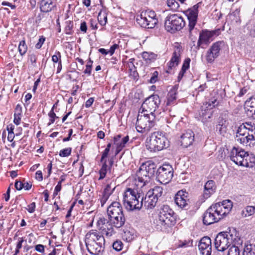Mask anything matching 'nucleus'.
Masks as SVG:
<instances>
[{"label":"nucleus","instance_id":"nucleus-1","mask_svg":"<svg viewBox=\"0 0 255 255\" xmlns=\"http://www.w3.org/2000/svg\"><path fill=\"white\" fill-rule=\"evenodd\" d=\"M158 199L147 193L145 196L137 192L136 189L127 188L124 194L123 204L125 208L129 211L140 210L143 204L148 209L154 208Z\"/></svg>","mask_w":255,"mask_h":255},{"label":"nucleus","instance_id":"nucleus-2","mask_svg":"<svg viewBox=\"0 0 255 255\" xmlns=\"http://www.w3.org/2000/svg\"><path fill=\"white\" fill-rule=\"evenodd\" d=\"M233 207L231 201L224 200L222 203H217L210 206L204 213L203 222L204 225H209L218 222L230 213Z\"/></svg>","mask_w":255,"mask_h":255},{"label":"nucleus","instance_id":"nucleus-3","mask_svg":"<svg viewBox=\"0 0 255 255\" xmlns=\"http://www.w3.org/2000/svg\"><path fill=\"white\" fill-rule=\"evenodd\" d=\"M85 241L87 249L90 254L100 255L104 251L105 238L97 231L92 230L87 233Z\"/></svg>","mask_w":255,"mask_h":255},{"label":"nucleus","instance_id":"nucleus-4","mask_svg":"<svg viewBox=\"0 0 255 255\" xmlns=\"http://www.w3.org/2000/svg\"><path fill=\"white\" fill-rule=\"evenodd\" d=\"M107 214L110 222L115 227L120 228L125 225L126 218L119 202H112L107 208Z\"/></svg>","mask_w":255,"mask_h":255},{"label":"nucleus","instance_id":"nucleus-5","mask_svg":"<svg viewBox=\"0 0 255 255\" xmlns=\"http://www.w3.org/2000/svg\"><path fill=\"white\" fill-rule=\"evenodd\" d=\"M169 141L165 137L164 133L154 132L147 142L146 147L151 152H156L168 147Z\"/></svg>","mask_w":255,"mask_h":255},{"label":"nucleus","instance_id":"nucleus-6","mask_svg":"<svg viewBox=\"0 0 255 255\" xmlns=\"http://www.w3.org/2000/svg\"><path fill=\"white\" fill-rule=\"evenodd\" d=\"M155 116L148 113L138 114L135 125V128L138 132L146 133L154 126Z\"/></svg>","mask_w":255,"mask_h":255},{"label":"nucleus","instance_id":"nucleus-7","mask_svg":"<svg viewBox=\"0 0 255 255\" xmlns=\"http://www.w3.org/2000/svg\"><path fill=\"white\" fill-rule=\"evenodd\" d=\"M236 240V235L230 230V232H221L219 233L215 239V248L220 252H224L229 248Z\"/></svg>","mask_w":255,"mask_h":255},{"label":"nucleus","instance_id":"nucleus-8","mask_svg":"<svg viewBox=\"0 0 255 255\" xmlns=\"http://www.w3.org/2000/svg\"><path fill=\"white\" fill-rule=\"evenodd\" d=\"M174 212L168 205H163L160 209L158 214V222L163 228L173 226L176 220L173 216Z\"/></svg>","mask_w":255,"mask_h":255},{"label":"nucleus","instance_id":"nucleus-9","mask_svg":"<svg viewBox=\"0 0 255 255\" xmlns=\"http://www.w3.org/2000/svg\"><path fill=\"white\" fill-rule=\"evenodd\" d=\"M136 21L141 27L146 28H153L158 22L155 12L149 10L141 12L140 16L137 17Z\"/></svg>","mask_w":255,"mask_h":255},{"label":"nucleus","instance_id":"nucleus-10","mask_svg":"<svg viewBox=\"0 0 255 255\" xmlns=\"http://www.w3.org/2000/svg\"><path fill=\"white\" fill-rule=\"evenodd\" d=\"M161 102L160 99L157 95H152L148 98L142 103L139 110V113H148L149 115H154L155 112Z\"/></svg>","mask_w":255,"mask_h":255},{"label":"nucleus","instance_id":"nucleus-11","mask_svg":"<svg viewBox=\"0 0 255 255\" xmlns=\"http://www.w3.org/2000/svg\"><path fill=\"white\" fill-rule=\"evenodd\" d=\"M183 18L177 14H172L166 17L164 23L165 29L171 33L181 30L185 25Z\"/></svg>","mask_w":255,"mask_h":255},{"label":"nucleus","instance_id":"nucleus-12","mask_svg":"<svg viewBox=\"0 0 255 255\" xmlns=\"http://www.w3.org/2000/svg\"><path fill=\"white\" fill-rule=\"evenodd\" d=\"M173 172V169L171 165L164 164L156 170V180L161 184H166L171 180Z\"/></svg>","mask_w":255,"mask_h":255},{"label":"nucleus","instance_id":"nucleus-13","mask_svg":"<svg viewBox=\"0 0 255 255\" xmlns=\"http://www.w3.org/2000/svg\"><path fill=\"white\" fill-rule=\"evenodd\" d=\"M246 129L244 127H239L235 139L237 141L243 144L244 145H250L252 141L255 140V134L249 133L246 131Z\"/></svg>","mask_w":255,"mask_h":255},{"label":"nucleus","instance_id":"nucleus-14","mask_svg":"<svg viewBox=\"0 0 255 255\" xmlns=\"http://www.w3.org/2000/svg\"><path fill=\"white\" fill-rule=\"evenodd\" d=\"M97 227L102 233L105 235L107 237L112 236L114 234V230L113 228V224L109 221L104 217H100L97 222Z\"/></svg>","mask_w":255,"mask_h":255},{"label":"nucleus","instance_id":"nucleus-15","mask_svg":"<svg viewBox=\"0 0 255 255\" xmlns=\"http://www.w3.org/2000/svg\"><path fill=\"white\" fill-rule=\"evenodd\" d=\"M200 4V2L198 3L192 7L188 9L185 12L189 21L188 27L190 36H191V32L197 23L198 8Z\"/></svg>","mask_w":255,"mask_h":255},{"label":"nucleus","instance_id":"nucleus-16","mask_svg":"<svg viewBox=\"0 0 255 255\" xmlns=\"http://www.w3.org/2000/svg\"><path fill=\"white\" fill-rule=\"evenodd\" d=\"M225 46L223 41H219L212 44L208 50L206 55V60L209 63L213 62L220 54V50Z\"/></svg>","mask_w":255,"mask_h":255},{"label":"nucleus","instance_id":"nucleus-17","mask_svg":"<svg viewBox=\"0 0 255 255\" xmlns=\"http://www.w3.org/2000/svg\"><path fill=\"white\" fill-rule=\"evenodd\" d=\"M216 102L217 100L214 99L207 102L202 106L201 112L200 115L202 117V121L204 123L208 122L209 120L212 118L213 116L212 109L217 105L216 104Z\"/></svg>","mask_w":255,"mask_h":255},{"label":"nucleus","instance_id":"nucleus-18","mask_svg":"<svg viewBox=\"0 0 255 255\" xmlns=\"http://www.w3.org/2000/svg\"><path fill=\"white\" fill-rule=\"evenodd\" d=\"M247 152L242 149L234 147L230 153V159L237 165H242V160H244Z\"/></svg>","mask_w":255,"mask_h":255},{"label":"nucleus","instance_id":"nucleus-19","mask_svg":"<svg viewBox=\"0 0 255 255\" xmlns=\"http://www.w3.org/2000/svg\"><path fill=\"white\" fill-rule=\"evenodd\" d=\"M182 53L181 47L179 46H175L172 56L168 63V69L167 73H169V70L175 68L178 65L181 61V54Z\"/></svg>","mask_w":255,"mask_h":255},{"label":"nucleus","instance_id":"nucleus-20","mask_svg":"<svg viewBox=\"0 0 255 255\" xmlns=\"http://www.w3.org/2000/svg\"><path fill=\"white\" fill-rule=\"evenodd\" d=\"M211 240L208 237H204L201 239L198 247L202 255H211Z\"/></svg>","mask_w":255,"mask_h":255},{"label":"nucleus","instance_id":"nucleus-21","mask_svg":"<svg viewBox=\"0 0 255 255\" xmlns=\"http://www.w3.org/2000/svg\"><path fill=\"white\" fill-rule=\"evenodd\" d=\"M194 140V133L190 129H188L181 136V145L187 147L192 144Z\"/></svg>","mask_w":255,"mask_h":255},{"label":"nucleus","instance_id":"nucleus-22","mask_svg":"<svg viewBox=\"0 0 255 255\" xmlns=\"http://www.w3.org/2000/svg\"><path fill=\"white\" fill-rule=\"evenodd\" d=\"M215 32L208 30L202 31L200 33L199 39L197 42V46L200 47L203 44L208 45L212 41V37Z\"/></svg>","mask_w":255,"mask_h":255},{"label":"nucleus","instance_id":"nucleus-23","mask_svg":"<svg viewBox=\"0 0 255 255\" xmlns=\"http://www.w3.org/2000/svg\"><path fill=\"white\" fill-rule=\"evenodd\" d=\"M178 87L177 86L173 87L168 92L166 96V105L171 106L176 104V95Z\"/></svg>","mask_w":255,"mask_h":255},{"label":"nucleus","instance_id":"nucleus-24","mask_svg":"<svg viewBox=\"0 0 255 255\" xmlns=\"http://www.w3.org/2000/svg\"><path fill=\"white\" fill-rule=\"evenodd\" d=\"M174 201L176 204L181 208H185L188 206L187 196H185L182 191H179L176 194Z\"/></svg>","mask_w":255,"mask_h":255},{"label":"nucleus","instance_id":"nucleus-25","mask_svg":"<svg viewBox=\"0 0 255 255\" xmlns=\"http://www.w3.org/2000/svg\"><path fill=\"white\" fill-rule=\"evenodd\" d=\"M216 190V185L213 180L208 181L204 185V198L207 199L213 194Z\"/></svg>","mask_w":255,"mask_h":255},{"label":"nucleus","instance_id":"nucleus-26","mask_svg":"<svg viewBox=\"0 0 255 255\" xmlns=\"http://www.w3.org/2000/svg\"><path fill=\"white\" fill-rule=\"evenodd\" d=\"M144 166L141 165L140 166L136 172V176L139 182L145 184L146 183L149 182L151 177L148 176V173L147 171L144 170Z\"/></svg>","mask_w":255,"mask_h":255},{"label":"nucleus","instance_id":"nucleus-27","mask_svg":"<svg viewBox=\"0 0 255 255\" xmlns=\"http://www.w3.org/2000/svg\"><path fill=\"white\" fill-rule=\"evenodd\" d=\"M141 165L144 166V169L145 170L147 171L149 177H150L151 178L154 176L155 172H156V166L154 163L148 161L142 163Z\"/></svg>","mask_w":255,"mask_h":255},{"label":"nucleus","instance_id":"nucleus-28","mask_svg":"<svg viewBox=\"0 0 255 255\" xmlns=\"http://www.w3.org/2000/svg\"><path fill=\"white\" fill-rule=\"evenodd\" d=\"M55 6L51 0H41L40 2V11L43 12L51 11Z\"/></svg>","mask_w":255,"mask_h":255},{"label":"nucleus","instance_id":"nucleus-29","mask_svg":"<svg viewBox=\"0 0 255 255\" xmlns=\"http://www.w3.org/2000/svg\"><path fill=\"white\" fill-rule=\"evenodd\" d=\"M255 163V156L252 154H249L247 152L244 160H242V166L247 167H253Z\"/></svg>","mask_w":255,"mask_h":255},{"label":"nucleus","instance_id":"nucleus-30","mask_svg":"<svg viewBox=\"0 0 255 255\" xmlns=\"http://www.w3.org/2000/svg\"><path fill=\"white\" fill-rule=\"evenodd\" d=\"M191 60L189 58H186L183 63L181 69L178 76V80L180 81L183 78L186 70L189 69Z\"/></svg>","mask_w":255,"mask_h":255},{"label":"nucleus","instance_id":"nucleus-31","mask_svg":"<svg viewBox=\"0 0 255 255\" xmlns=\"http://www.w3.org/2000/svg\"><path fill=\"white\" fill-rule=\"evenodd\" d=\"M149 196H152L158 200L163 193V189L160 186H155L153 189L149 190L147 192Z\"/></svg>","mask_w":255,"mask_h":255},{"label":"nucleus","instance_id":"nucleus-32","mask_svg":"<svg viewBox=\"0 0 255 255\" xmlns=\"http://www.w3.org/2000/svg\"><path fill=\"white\" fill-rule=\"evenodd\" d=\"M129 140V137L128 135L124 136L122 138V135L119 134L117 136H115L114 137V144L116 145V146H119V144H123V148L125 146L126 144L128 142Z\"/></svg>","mask_w":255,"mask_h":255},{"label":"nucleus","instance_id":"nucleus-33","mask_svg":"<svg viewBox=\"0 0 255 255\" xmlns=\"http://www.w3.org/2000/svg\"><path fill=\"white\" fill-rule=\"evenodd\" d=\"M122 238L124 240L127 242H130L134 238V232L133 230L124 231L122 234Z\"/></svg>","mask_w":255,"mask_h":255},{"label":"nucleus","instance_id":"nucleus-34","mask_svg":"<svg viewBox=\"0 0 255 255\" xmlns=\"http://www.w3.org/2000/svg\"><path fill=\"white\" fill-rule=\"evenodd\" d=\"M116 187V183L114 181L110 180L107 181V185L104 192L105 194L111 195Z\"/></svg>","mask_w":255,"mask_h":255},{"label":"nucleus","instance_id":"nucleus-35","mask_svg":"<svg viewBox=\"0 0 255 255\" xmlns=\"http://www.w3.org/2000/svg\"><path fill=\"white\" fill-rule=\"evenodd\" d=\"M143 59L147 63L153 62L157 58V55L152 52H143L142 54Z\"/></svg>","mask_w":255,"mask_h":255},{"label":"nucleus","instance_id":"nucleus-36","mask_svg":"<svg viewBox=\"0 0 255 255\" xmlns=\"http://www.w3.org/2000/svg\"><path fill=\"white\" fill-rule=\"evenodd\" d=\"M98 20L101 25H105L107 22V14L106 10H101L98 13Z\"/></svg>","mask_w":255,"mask_h":255},{"label":"nucleus","instance_id":"nucleus-37","mask_svg":"<svg viewBox=\"0 0 255 255\" xmlns=\"http://www.w3.org/2000/svg\"><path fill=\"white\" fill-rule=\"evenodd\" d=\"M228 21H231L233 24H238L240 23V18L238 13L233 12L228 14L227 17Z\"/></svg>","mask_w":255,"mask_h":255},{"label":"nucleus","instance_id":"nucleus-38","mask_svg":"<svg viewBox=\"0 0 255 255\" xmlns=\"http://www.w3.org/2000/svg\"><path fill=\"white\" fill-rule=\"evenodd\" d=\"M255 213V206H248L242 212L243 217H247L253 215Z\"/></svg>","mask_w":255,"mask_h":255},{"label":"nucleus","instance_id":"nucleus-39","mask_svg":"<svg viewBox=\"0 0 255 255\" xmlns=\"http://www.w3.org/2000/svg\"><path fill=\"white\" fill-rule=\"evenodd\" d=\"M102 166L99 171L100 177L99 178V180H102L104 179L106 175L108 170H109V168L108 167L107 160H104L103 162H102Z\"/></svg>","mask_w":255,"mask_h":255},{"label":"nucleus","instance_id":"nucleus-40","mask_svg":"<svg viewBox=\"0 0 255 255\" xmlns=\"http://www.w3.org/2000/svg\"><path fill=\"white\" fill-rule=\"evenodd\" d=\"M244 127L246 129V131L249 133H253L255 134V125H252L251 123L246 122L240 125L239 127Z\"/></svg>","mask_w":255,"mask_h":255},{"label":"nucleus","instance_id":"nucleus-41","mask_svg":"<svg viewBox=\"0 0 255 255\" xmlns=\"http://www.w3.org/2000/svg\"><path fill=\"white\" fill-rule=\"evenodd\" d=\"M27 50V46L26 44L25 41L22 40L19 42L18 45V51L20 55L23 56Z\"/></svg>","mask_w":255,"mask_h":255},{"label":"nucleus","instance_id":"nucleus-42","mask_svg":"<svg viewBox=\"0 0 255 255\" xmlns=\"http://www.w3.org/2000/svg\"><path fill=\"white\" fill-rule=\"evenodd\" d=\"M73 27V22L71 21L66 22V25L64 29V31L67 35H72L73 33L72 30Z\"/></svg>","mask_w":255,"mask_h":255},{"label":"nucleus","instance_id":"nucleus-43","mask_svg":"<svg viewBox=\"0 0 255 255\" xmlns=\"http://www.w3.org/2000/svg\"><path fill=\"white\" fill-rule=\"evenodd\" d=\"M239 248L234 245L231 246L229 249L228 255H240Z\"/></svg>","mask_w":255,"mask_h":255},{"label":"nucleus","instance_id":"nucleus-44","mask_svg":"<svg viewBox=\"0 0 255 255\" xmlns=\"http://www.w3.org/2000/svg\"><path fill=\"white\" fill-rule=\"evenodd\" d=\"M243 255H255V249L252 245L247 246L244 248Z\"/></svg>","mask_w":255,"mask_h":255},{"label":"nucleus","instance_id":"nucleus-45","mask_svg":"<svg viewBox=\"0 0 255 255\" xmlns=\"http://www.w3.org/2000/svg\"><path fill=\"white\" fill-rule=\"evenodd\" d=\"M55 107V105H54L51 110V111L48 113V116L50 117V122L48 124V125L49 126L51 124H53L56 119H57L59 118L58 117L56 116V114L54 112V108Z\"/></svg>","mask_w":255,"mask_h":255},{"label":"nucleus","instance_id":"nucleus-46","mask_svg":"<svg viewBox=\"0 0 255 255\" xmlns=\"http://www.w3.org/2000/svg\"><path fill=\"white\" fill-rule=\"evenodd\" d=\"M192 243L190 240L179 241L178 245V248H187L192 246Z\"/></svg>","mask_w":255,"mask_h":255},{"label":"nucleus","instance_id":"nucleus-47","mask_svg":"<svg viewBox=\"0 0 255 255\" xmlns=\"http://www.w3.org/2000/svg\"><path fill=\"white\" fill-rule=\"evenodd\" d=\"M72 148L68 147L61 150L59 152V155L61 157H67L71 154Z\"/></svg>","mask_w":255,"mask_h":255},{"label":"nucleus","instance_id":"nucleus-48","mask_svg":"<svg viewBox=\"0 0 255 255\" xmlns=\"http://www.w3.org/2000/svg\"><path fill=\"white\" fill-rule=\"evenodd\" d=\"M123 244L121 241H116L113 244V249L117 251H120L122 250Z\"/></svg>","mask_w":255,"mask_h":255},{"label":"nucleus","instance_id":"nucleus-49","mask_svg":"<svg viewBox=\"0 0 255 255\" xmlns=\"http://www.w3.org/2000/svg\"><path fill=\"white\" fill-rule=\"evenodd\" d=\"M167 3L168 6L172 9H175L179 6L178 2L175 0H167Z\"/></svg>","mask_w":255,"mask_h":255},{"label":"nucleus","instance_id":"nucleus-50","mask_svg":"<svg viewBox=\"0 0 255 255\" xmlns=\"http://www.w3.org/2000/svg\"><path fill=\"white\" fill-rule=\"evenodd\" d=\"M92 63L93 61L91 60V59H90L89 61L88 62L87 64L86 65V69L84 71V73L85 74H87L88 75H91Z\"/></svg>","mask_w":255,"mask_h":255},{"label":"nucleus","instance_id":"nucleus-51","mask_svg":"<svg viewBox=\"0 0 255 255\" xmlns=\"http://www.w3.org/2000/svg\"><path fill=\"white\" fill-rule=\"evenodd\" d=\"M224 122H226V121H223V120H222L219 122V124L217 125L216 127V130L218 131L220 134L222 133V129L226 128V126L225 125Z\"/></svg>","mask_w":255,"mask_h":255},{"label":"nucleus","instance_id":"nucleus-52","mask_svg":"<svg viewBox=\"0 0 255 255\" xmlns=\"http://www.w3.org/2000/svg\"><path fill=\"white\" fill-rule=\"evenodd\" d=\"M158 80V72L156 71L153 72L151 74V77L149 80V82L151 84H154Z\"/></svg>","mask_w":255,"mask_h":255},{"label":"nucleus","instance_id":"nucleus-53","mask_svg":"<svg viewBox=\"0 0 255 255\" xmlns=\"http://www.w3.org/2000/svg\"><path fill=\"white\" fill-rule=\"evenodd\" d=\"M28 59L30 60L31 65L33 67L36 66L37 57L35 54L32 53L28 55Z\"/></svg>","mask_w":255,"mask_h":255},{"label":"nucleus","instance_id":"nucleus-54","mask_svg":"<svg viewBox=\"0 0 255 255\" xmlns=\"http://www.w3.org/2000/svg\"><path fill=\"white\" fill-rule=\"evenodd\" d=\"M61 56L60 52L59 51H56V54H55L52 56V61L54 63H57V62L59 63V61H60V60H61Z\"/></svg>","mask_w":255,"mask_h":255},{"label":"nucleus","instance_id":"nucleus-55","mask_svg":"<svg viewBox=\"0 0 255 255\" xmlns=\"http://www.w3.org/2000/svg\"><path fill=\"white\" fill-rule=\"evenodd\" d=\"M246 104L248 106L251 108H255V97L254 96L251 97L249 100L247 101Z\"/></svg>","mask_w":255,"mask_h":255},{"label":"nucleus","instance_id":"nucleus-56","mask_svg":"<svg viewBox=\"0 0 255 255\" xmlns=\"http://www.w3.org/2000/svg\"><path fill=\"white\" fill-rule=\"evenodd\" d=\"M45 40V38L43 36H40L38 40V42L35 44V48L37 49L40 48Z\"/></svg>","mask_w":255,"mask_h":255},{"label":"nucleus","instance_id":"nucleus-57","mask_svg":"<svg viewBox=\"0 0 255 255\" xmlns=\"http://www.w3.org/2000/svg\"><path fill=\"white\" fill-rule=\"evenodd\" d=\"M45 247L43 245L38 244L35 246V250L41 254H43L44 253Z\"/></svg>","mask_w":255,"mask_h":255},{"label":"nucleus","instance_id":"nucleus-58","mask_svg":"<svg viewBox=\"0 0 255 255\" xmlns=\"http://www.w3.org/2000/svg\"><path fill=\"white\" fill-rule=\"evenodd\" d=\"M35 203L32 202L28 206V208H26V210L30 213H33L35 211Z\"/></svg>","mask_w":255,"mask_h":255},{"label":"nucleus","instance_id":"nucleus-59","mask_svg":"<svg viewBox=\"0 0 255 255\" xmlns=\"http://www.w3.org/2000/svg\"><path fill=\"white\" fill-rule=\"evenodd\" d=\"M109 151H110V150H108V149H106V148L105 149V150H104V151L102 154V157H101V158L100 160L101 162H102L104 160H106L105 158L108 157Z\"/></svg>","mask_w":255,"mask_h":255},{"label":"nucleus","instance_id":"nucleus-60","mask_svg":"<svg viewBox=\"0 0 255 255\" xmlns=\"http://www.w3.org/2000/svg\"><path fill=\"white\" fill-rule=\"evenodd\" d=\"M14 186L17 190H20L23 187V183L21 181H16L14 184Z\"/></svg>","mask_w":255,"mask_h":255},{"label":"nucleus","instance_id":"nucleus-61","mask_svg":"<svg viewBox=\"0 0 255 255\" xmlns=\"http://www.w3.org/2000/svg\"><path fill=\"white\" fill-rule=\"evenodd\" d=\"M35 178L39 181L43 180L42 173L40 170H38L35 173Z\"/></svg>","mask_w":255,"mask_h":255},{"label":"nucleus","instance_id":"nucleus-62","mask_svg":"<svg viewBox=\"0 0 255 255\" xmlns=\"http://www.w3.org/2000/svg\"><path fill=\"white\" fill-rule=\"evenodd\" d=\"M22 107L20 105L17 104L15 109V113L14 114L21 115Z\"/></svg>","mask_w":255,"mask_h":255},{"label":"nucleus","instance_id":"nucleus-63","mask_svg":"<svg viewBox=\"0 0 255 255\" xmlns=\"http://www.w3.org/2000/svg\"><path fill=\"white\" fill-rule=\"evenodd\" d=\"M20 120H21V115L14 114L13 122L15 125H19Z\"/></svg>","mask_w":255,"mask_h":255},{"label":"nucleus","instance_id":"nucleus-64","mask_svg":"<svg viewBox=\"0 0 255 255\" xmlns=\"http://www.w3.org/2000/svg\"><path fill=\"white\" fill-rule=\"evenodd\" d=\"M94 101V98H90L86 101L85 103V107L86 108H89L91 106Z\"/></svg>","mask_w":255,"mask_h":255}]
</instances>
